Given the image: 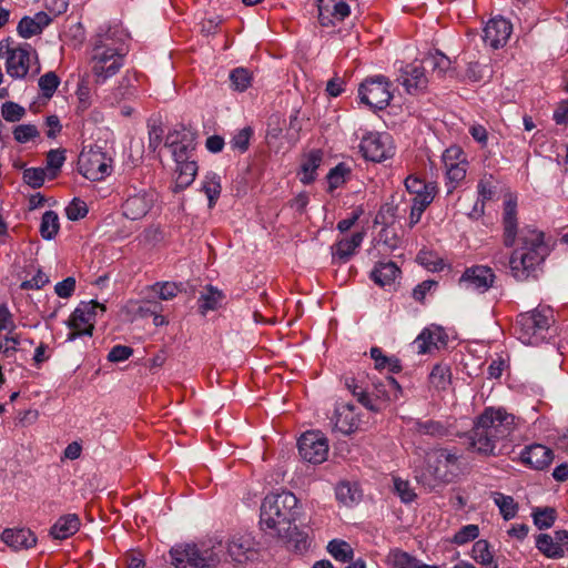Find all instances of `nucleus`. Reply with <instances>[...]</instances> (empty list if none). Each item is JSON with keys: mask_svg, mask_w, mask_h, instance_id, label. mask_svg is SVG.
I'll return each mask as SVG.
<instances>
[{"mask_svg": "<svg viewBox=\"0 0 568 568\" xmlns=\"http://www.w3.org/2000/svg\"><path fill=\"white\" fill-rule=\"evenodd\" d=\"M501 229L503 245L514 248L508 258L510 275L517 282L536 280L550 247L544 232L532 225L519 227L517 196L513 193L504 196Z\"/></svg>", "mask_w": 568, "mask_h": 568, "instance_id": "1", "label": "nucleus"}, {"mask_svg": "<svg viewBox=\"0 0 568 568\" xmlns=\"http://www.w3.org/2000/svg\"><path fill=\"white\" fill-rule=\"evenodd\" d=\"M298 516V499L293 493L283 490L265 496L261 505L260 523L270 536L302 550L305 548V534L295 525Z\"/></svg>", "mask_w": 568, "mask_h": 568, "instance_id": "2", "label": "nucleus"}, {"mask_svg": "<svg viewBox=\"0 0 568 568\" xmlns=\"http://www.w3.org/2000/svg\"><path fill=\"white\" fill-rule=\"evenodd\" d=\"M91 71L97 84H103L124 64L126 49L123 34L116 28L100 27L91 38Z\"/></svg>", "mask_w": 568, "mask_h": 568, "instance_id": "3", "label": "nucleus"}, {"mask_svg": "<svg viewBox=\"0 0 568 568\" xmlns=\"http://www.w3.org/2000/svg\"><path fill=\"white\" fill-rule=\"evenodd\" d=\"M515 429V416L499 407H487L476 418L470 430V446L480 455L495 456L497 444Z\"/></svg>", "mask_w": 568, "mask_h": 568, "instance_id": "4", "label": "nucleus"}, {"mask_svg": "<svg viewBox=\"0 0 568 568\" xmlns=\"http://www.w3.org/2000/svg\"><path fill=\"white\" fill-rule=\"evenodd\" d=\"M460 455L456 450L447 448H434L426 453L425 467L417 480L423 485L433 488L438 484L454 481L459 470Z\"/></svg>", "mask_w": 568, "mask_h": 568, "instance_id": "5", "label": "nucleus"}, {"mask_svg": "<svg viewBox=\"0 0 568 568\" xmlns=\"http://www.w3.org/2000/svg\"><path fill=\"white\" fill-rule=\"evenodd\" d=\"M554 323L552 311L549 307H538L517 316L515 333L526 345H538L547 338Z\"/></svg>", "mask_w": 568, "mask_h": 568, "instance_id": "6", "label": "nucleus"}, {"mask_svg": "<svg viewBox=\"0 0 568 568\" xmlns=\"http://www.w3.org/2000/svg\"><path fill=\"white\" fill-rule=\"evenodd\" d=\"M223 546L211 547L185 544L171 549L170 555L175 568H214L221 560Z\"/></svg>", "mask_w": 568, "mask_h": 568, "instance_id": "7", "label": "nucleus"}, {"mask_svg": "<svg viewBox=\"0 0 568 568\" xmlns=\"http://www.w3.org/2000/svg\"><path fill=\"white\" fill-rule=\"evenodd\" d=\"M105 312V306L95 301L81 302L68 320L71 332L68 341H74L80 336H92L95 323L97 311Z\"/></svg>", "mask_w": 568, "mask_h": 568, "instance_id": "8", "label": "nucleus"}, {"mask_svg": "<svg viewBox=\"0 0 568 568\" xmlns=\"http://www.w3.org/2000/svg\"><path fill=\"white\" fill-rule=\"evenodd\" d=\"M389 87L390 82L384 75L365 79L358 88L361 102L374 110L385 109L393 98Z\"/></svg>", "mask_w": 568, "mask_h": 568, "instance_id": "9", "label": "nucleus"}, {"mask_svg": "<svg viewBox=\"0 0 568 568\" xmlns=\"http://www.w3.org/2000/svg\"><path fill=\"white\" fill-rule=\"evenodd\" d=\"M110 159L99 148L83 149L79 155V172L88 180L100 181L110 174Z\"/></svg>", "mask_w": 568, "mask_h": 568, "instance_id": "10", "label": "nucleus"}, {"mask_svg": "<svg viewBox=\"0 0 568 568\" xmlns=\"http://www.w3.org/2000/svg\"><path fill=\"white\" fill-rule=\"evenodd\" d=\"M196 133L181 125L169 132L165 139V145L171 149L175 162L189 160L192 158L196 145Z\"/></svg>", "mask_w": 568, "mask_h": 568, "instance_id": "11", "label": "nucleus"}, {"mask_svg": "<svg viewBox=\"0 0 568 568\" xmlns=\"http://www.w3.org/2000/svg\"><path fill=\"white\" fill-rule=\"evenodd\" d=\"M359 150L366 160L383 162L393 155L394 149L387 133L369 132L362 138Z\"/></svg>", "mask_w": 568, "mask_h": 568, "instance_id": "12", "label": "nucleus"}, {"mask_svg": "<svg viewBox=\"0 0 568 568\" xmlns=\"http://www.w3.org/2000/svg\"><path fill=\"white\" fill-rule=\"evenodd\" d=\"M301 457L312 464H321L328 455L327 439L320 432H307L298 439Z\"/></svg>", "mask_w": 568, "mask_h": 568, "instance_id": "13", "label": "nucleus"}, {"mask_svg": "<svg viewBox=\"0 0 568 568\" xmlns=\"http://www.w3.org/2000/svg\"><path fill=\"white\" fill-rule=\"evenodd\" d=\"M126 199L122 204L123 215L132 221L140 220L146 215L152 207L155 195L151 191L129 187L125 191Z\"/></svg>", "mask_w": 568, "mask_h": 568, "instance_id": "14", "label": "nucleus"}, {"mask_svg": "<svg viewBox=\"0 0 568 568\" xmlns=\"http://www.w3.org/2000/svg\"><path fill=\"white\" fill-rule=\"evenodd\" d=\"M442 159L446 169V178L450 184L448 193H452L466 178L468 162L464 156L463 150L457 145L446 149Z\"/></svg>", "mask_w": 568, "mask_h": 568, "instance_id": "15", "label": "nucleus"}, {"mask_svg": "<svg viewBox=\"0 0 568 568\" xmlns=\"http://www.w3.org/2000/svg\"><path fill=\"white\" fill-rule=\"evenodd\" d=\"M496 280L494 271L485 265H475L464 271L459 282L466 288L484 293L488 291Z\"/></svg>", "mask_w": 568, "mask_h": 568, "instance_id": "16", "label": "nucleus"}, {"mask_svg": "<svg viewBox=\"0 0 568 568\" xmlns=\"http://www.w3.org/2000/svg\"><path fill=\"white\" fill-rule=\"evenodd\" d=\"M318 21L323 27H333L351 14V8L344 0H315Z\"/></svg>", "mask_w": 568, "mask_h": 568, "instance_id": "17", "label": "nucleus"}, {"mask_svg": "<svg viewBox=\"0 0 568 568\" xmlns=\"http://www.w3.org/2000/svg\"><path fill=\"white\" fill-rule=\"evenodd\" d=\"M426 72L422 61H414L400 68V75L397 80L406 89L407 93H417L427 87L428 78Z\"/></svg>", "mask_w": 568, "mask_h": 568, "instance_id": "18", "label": "nucleus"}, {"mask_svg": "<svg viewBox=\"0 0 568 568\" xmlns=\"http://www.w3.org/2000/svg\"><path fill=\"white\" fill-rule=\"evenodd\" d=\"M448 336L439 326H430L424 328L415 338L414 346L418 354H430L434 351L445 347Z\"/></svg>", "mask_w": 568, "mask_h": 568, "instance_id": "19", "label": "nucleus"}, {"mask_svg": "<svg viewBox=\"0 0 568 568\" xmlns=\"http://www.w3.org/2000/svg\"><path fill=\"white\" fill-rule=\"evenodd\" d=\"M513 31L511 23L504 18L490 19L484 29V41L494 49L504 47Z\"/></svg>", "mask_w": 568, "mask_h": 568, "instance_id": "20", "label": "nucleus"}, {"mask_svg": "<svg viewBox=\"0 0 568 568\" xmlns=\"http://www.w3.org/2000/svg\"><path fill=\"white\" fill-rule=\"evenodd\" d=\"M405 187L407 192L414 197L412 199V203L420 202L422 200H426L427 204L430 205L437 194V185L434 182H425L424 180L415 176L408 175L405 179Z\"/></svg>", "mask_w": 568, "mask_h": 568, "instance_id": "21", "label": "nucleus"}, {"mask_svg": "<svg viewBox=\"0 0 568 568\" xmlns=\"http://www.w3.org/2000/svg\"><path fill=\"white\" fill-rule=\"evenodd\" d=\"M520 459L524 464H527L535 469H545L552 462L554 453L550 448L544 445L534 444L526 447L520 453Z\"/></svg>", "mask_w": 568, "mask_h": 568, "instance_id": "22", "label": "nucleus"}, {"mask_svg": "<svg viewBox=\"0 0 568 568\" xmlns=\"http://www.w3.org/2000/svg\"><path fill=\"white\" fill-rule=\"evenodd\" d=\"M52 19L44 11L37 12L33 17H23L18 26L17 32L23 39L38 36L42 30L51 23Z\"/></svg>", "mask_w": 568, "mask_h": 568, "instance_id": "23", "label": "nucleus"}, {"mask_svg": "<svg viewBox=\"0 0 568 568\" xmlns=\"http://www.w3.org/2000/svg\"><path fill=\"white\" fill-rule=\"evenodd\" d=\"M1 539L13 550L29 549L37 544L36 535L28 528L4 529Z\"/></svg>", "mask_w": 568, "mask_h": 568, "instance_id": "24", "label": "nucleus"}, {"mask_svg": "<svg viewBox=\"0 0 568 568\" xmlns=\"http://www.w3.org/2000/svg\"><path fill=\"white\" fill-rule=\"evenodd\" d=\"M254 540L250 535H234L227 544V552L236 562H243L254 551Z\"/></svg>", "mask_w": 568, "mask_h": 568, "instance_id": "25", "label": "nucleus"}, {"mask_svg": "<svg viewBox=\"0 0 568 568\" xmlns=\"http://www.w3.org/2000/svg\"><path fill=\"white\" fill-rule=\"evenodd\" d=\"M81 526L78 515L67 514L61 516L50 528V535L54 539L63 540L73 536Z\"/></svg>", "mask_w": 568, "mask_h": 568, "instance_id": "26", "label": "nucleus"}, {"mask_svg": "<svg viewBox=\"0 0 568 568\" xmlns=\"http://www.w3.org/2000/svg\"><path fill=\"white\" fill-rule=\"evenodd\" d=\"M334 428L342 434L353 433L358 425V419L352 405H343L336 408L333 417Z\"/></svg>", "mask_w": 568, "mask_h": 568, "instance_id": "27", "label": "nucleus"}, {"mask_svg": "<svg viewBox=\"0 0 568 568\" xmlns=\"http://www.w3.org/2000/svg\"><path fill=\"white\" fill-rule=\"evenodd\" d=\"M197 170L199 168L194 160L181 159V162H176L174 191L179 192L190 186L196 176Z\"/></svg>", "mask_w": 568, "mask_h": 568, "instance_id": "28", "label": "nucleus"}, {"mask_svg": "<svg viewBox=\"0 0 568 568\" xmlns=\"http://www.w3.org/2000/svg\"><path fill=\"white\" fill-rule=\"evenodd\" d=\"M400 274V270L395 262H379L371 272L372 280L379 286L390 285Z\"/></svg>", "mask_w": 568, "mask_h": 568, "instance_id": "29", "label": "nucleus"}, {"mask_svg": "<svg viewBox=\"0 0 568 568\" xmlns=\"http://www.w3.org/2000/svg\"><path fill=\"white\" fill-rule=\"evenodd\" d=\"M323 154L320 150L311 151L301 164L300 181L310 184L316 179V170L322 163Z\"/></svg>", "mask_w": 568, "mask_h": 568, "instance_id": "30", "label": "nucleus"}, {"mask_svg": "<svg viewBox=\"0 0 568 568\" xmlns=\"http://www.w3.org/2000/svg\"><path fill=\"white\" fill-rule=\"evenodd\" d=\"M400 393V385L392 376H387L384 381L374 384L373 394L376 396V399H382L384 402L395 400L398 398Z\"/></svg>", "mask_w": 568, "mask_h": 568, "instance_id": "31", "label": "nucleus"}, {"mask_svg": "<svg viewBox=\"0 0 568 568\" xmlns=\"http://www.w3.org/2000/svg\"><path fill=\"white\" fill-rule=\"evenodd\" d=\"M422 63L426 71H432V74H436L438 78L443 77L452 64L449 58L439 51L428 53Z\"/></svg>", "mask_w": 568, "mask_h": 568, "instance_id": "32", "label": "nucleus"}, {"mask_svg": "<svg viewBox=\"0 0 568 568\" xmlns=\"http://www.w3.org/2000/svg\"><path fill=\"white\" fill-rule=\"evenodd\" d=\"M414 432L418 435H428L435 438L449 435V428L442 422L434 419L415 422Z\"/></svg>", "mask_w": 568, "mask_h": 568, "instance_id": "33", "label": "nucleus"}, {"mask_svg": "<svg viewBox=\"0 0 568 568\" xmlns=\"http://www.w3.org/2000/svg\"><path fill=\"white\" fill-rule=\"evenodd\" d=\"M363 242V233L357 232L352 234L351 237L343 239L335 245L334 255L339 260L346 262Z\"/></svg>", "mask_w": 568, "mask_h": 568, "instance_id": "34", "label": "nucleus"}, {"mask_svg": "<svg viewBox=\"0 0 568 568\" xmlns=\"http://www.w3.org/2000/svg\"><path fill=\"white\" fill-rule=\"evenodd\" d=\"M223 293L217 288L209 285L205 293H202L199 298V310L205 315L209 311L216 310L223 301Z\"/></svg>", "mask_w": 568, "mask_h": 568, "instance_id": "35", "label": "nucleus"}, {"mask_svg": "<svg viewBox=\"0 0 568 568\" xmlns=\"http://www.w3.org/2000/svg\"><path fill=\"white\" fill-rule=\"evenodd\" d=\"M536 547L548 558H561L565 555L562 547H559L555 537L548 534H540L536 539Z\"/></svg>", "mask_w": 568, "mask_h": 568, "instance_id": "36", "label": "nucleus"}, {"mask_svg": "<svg viewBox=\"0 0 568 568\" xmlns=\"http://www.w3.org/2000/svg\"><path fill=\"white\" fill-rule=\"evenodd\" d=\"M202 191L209 200V207L212 209L220 197L222 185L221 178L216 173H207L202 183Z\"/></svg>", "mask_w": 568, "mask_h": 568, "instance_id": "37", "label": "nucleus"}, {"mask_svg": "<svg viewBox=\"0 0 568 568\" xmlns=\"http://www.w3.org/2000/svg\"><path fill=\"white\" fill-rule=\"evenodd\" d=\"M329 555L342 562H348L353 560L354 550L352 546L342 539H333L327 544L326 547Z\"/></svg>", "mask_w": 568, "mask_h": 568, "instance_id": "38", "label": "nucleus"}, {"mask_svg": "<svg viewBox=\"0 0 568 568\" xmlns=\"http://www.w3.org/2000/svg\"><path fill=\"white\" fill-rule=\"evenodd\" d=\"M491 176H484L479 180L477 191L479 199L475 204L474 211L478 212L479 215L484 214L485 203L493 199L495 194V187L491 182Z\"/></svg>", "mask_w": 568, "mask_h": 568, "instance_id": "39", "label": "nucleus"}, {"mask_svg": "<svg viewBox=\"0 0 568 568\" xmlns=\"http://www.w3.org/2000/svg\"><path fill=\"white\" fill-rule=\"evenodd\" d=\"M491 496L505 520H510L517 515L518 505L511 496L498 491L493 493Z\"/></svg>", "mask_w": 568, "mask_h": 568, "instance_id": "40", "label": "nucleus"}, {"mask_svg": "<svg viewBox=\"0 0 568 568\" xmlns=\"http://www.w3.org/2000/svg\"><path fill=\"white\" fill-rule=\"evenodd\" d=\"M471 557L483 566L497 568V565L494 562V557L489 550V544L485 539L475 541L471 549Z\"/></svg>", "mask_w": 568, "mask_h": 568, "instance_id": "41", "label": "nucleus"}, {"mask_svg": "<svg viewBox=\"0 0 568 568\" xmlns=\"http://www.w3.org/2000/svg\"><path fill=\"white\" fill-rule=\"evenodd\" d=\"M387 561L392 568H418L419 560L400 549H394L388 554Z\"/></svg>", "mask_w": 568, "mask_h": 568, "instance_id": "42", "label": "nucleus"}, {"mask_svg": "<svg viewBox=\"0 0 568 568\" xmlns=\"http://www.w3.org/2000/svg\"><path fill=\"white\" fill-rule=\"evenodd\" d=\"M429 383L436 389H445L450 384L452 373L448 365L436 364L430 374Z\"/></svg>", "mask_w": 568, "mask_h": 568, "instance_id": "43", "label": "nucleus"}, {"mask_svg": "<svg viewBox=\"0 0 568 568\" xmlns=\"http://www.w3.org/2000/svg\"><path fill=\"white\" fill-rule=\"evenodd\" d=\"M59 216L54 211H47L42 215L40 234L44 240H52L59 232Z\"/></svg>", "mask_w": 568, "mask_h": 568, "instance_id": "44", "label": "nucleus"}, {"mask_svg": "<svg viewBox=\"0 0 568 568\" xmlns=\"http://www.w3.org/2000/svg\"><path fill=\"white\" fill-rule=\"evenodd\" d=\"M22 344L31 346L33 345V341L28 338L22 339L18 334L7 335L0 342V352L7 357H11L16 352L22 349L20 347Z\"/></svg>", "mask_w": 568, "mask_h": 568, "instance_id": "45", "label": "nucleus"}, {"mask_svg": "<svg viewBox=\"0 0 568 568\" xmlns=\"http://www.w3.org/2000/svg\"><path fill=\"white\" fill-rule=\"evenodd\" d=\"M231 87L234 91H245L252 82V75L245 68H235L230 73Z\"/></svg>", "mask_w": 568, "mask_h": 568, "instance_id": "46", "label": "nucleus"}, {"mask_svg": "<svg viewBox=\"0 0 568 568\" xmlns=\"http://www.w3.org/2000/svg\"><path fill=\"white\" fill-rule=\"evenodd\" d=\"M336 497L343 504L351 505L361 498V493L356 485L341 483L336 488Z\"/></svg>", "mask_w": 568, "mask_h": 568, "instance_id": "47", "label": "nucleus"}, {"mask_svg": "<svg viewBox=\"0 0 568 568\" xmlns=\"http://www.w3.org/2000/svg\"><path fill=\"white\" fill-rule=\"evenodd\" d=\"M534 524L539 529H547L551 527L556 519V511L554 508H538L534 511Z\"/></svg>", "mask_w": 568, "mask_h": 568, "instance_id": "48", "label": "nucleus"}, {"mask_svg": "<svg viewBox=\"0 0 568 568\" xmlns=\"http://www.w3.org/2000/svg\"><path fill=\"white\" fill-rule=\"evenodd\" d=\"M351 173L349 168L345 163H339L335 168L331 169L327 174V181L329 184V189L334 190L341 186L346 176Z\"/></svg>", "mask_w": 568, "mask_h": 568, "instance_id": "49", "label": "nucleus"}, {"mask_svg": "<svg viewBox=\"0 0 568 568\" xmlns=\"http://www.w3.org/2000/svg\"><path fill=\"white\" fill-rule=\"evenodd\" d=\"M379 241L389 250L394 251L402 245V236L397 233V231L387 225L383 227L379 232Z\"/></svg>", "mask_w": 568, "mask_h": 568, "instance_id": "50", "label": "nucleus"}, {"mask_svg": "<svg viewBox=\"0 0 568 568\" xmlns=\"http://www.w3.org/2000/svg\"><path fill=\"white\" fill-rule=\"evenodd\" d=\"M60 84V79L54 72H47L39 79V88L45 98H51Z\"/></svg>", "mask_w": 568, "mask_h": 568, "instance_id": "51", "label": "nucleus"}, {"mask_svg": "<svg viewBox=\"0 0 568 568\" xmlns=\"http://www.w3.org/2000/svg\"><path fill=\"white\" fill-rule=\"evenodd\" d=\"M1 114L6 121L17 122L23 118L26 110L18 103L8 101L2 104Z\"/></svg>", "mask_w": 568, "mask_h": 568, "instance_id": "52", "label": "nucleus"}, {"mask_svg": "<svg viewBox=\"0 0 568 568\" xmlns=\"http://www.w3.org/2000/svg\"><path fill=\"white\" fill-rule=\"evenodd\" d=\"M45 180V170L42 168H29L23 171V181L31 187H41Z\"/></svg>", "mask_w": 568, "mask_h": 568, "instance_id": "53", "label": "nucleus"}, {"mask_svg": "<svg viewBox=\"0 0 568 568\" xmlns=\"http://www.w3.org/2000/svg\"><path fill=\"white\" fill-rule=\"evenodd\" d=\"M65 161L64 152L60 150H50L47 154V170L50 171V178L54 179L58 171Z\"/></svg>", "mask_w": 568, "mask_h": 568, "instance_id": "54", "label": "nucleus"}, {"mask_svg": "<svg viewBox=\"0 0 568 568\" xmlns=\"http://www.w3.org/2000/svg\"><path fill=\"white\" fill-rule=\"evenodd\" d=\"M40 132L33 124H20L13 130L14 140L19 143H27L28 141L39 136Z\"/></svg>", "mask_w": 568, "mask_h": 568, "instance_id": "55", "label": "nucleus"}, {"mask_svg": "<svg viewBox=\"0 0 568 568\" xmlns=\"http://www.w3.org/2000/svg\"><path fill=\"white\" fill-rule=\"evenodd\" d=\"M479 535V528L477 525H466L462 527L453 538V542L457 545H464L468 541L475 540Z\"/></svg>", "mask_w": 568, "mask_h": 568, "instance_id": "56", "label": "nucleus"}, {"mask_svg": "<svg viewBox=\"0 0 568 568\" xmlns=\"http://www.w3.org/2000/svg\"><path fill=\"white\" fill-rule=\"evenodd\" d=\"M88 214V206L84 201L73 199L65 207V215L71 221L83 219Z\"/></svg>", "mask_w": 568, "mask_h": 568, "instance_id": "57", "label": "nucleus"}, {"mask_svg": "<svg viewBox=\"0 0 568 568\" xmlns=\"http://www.w3.org/2000/svg\"><path fill=\"white\" fill-rule=\"evenodd\" d=\"M152 288L163 301L172 300L180 292V286L171 282L155 283Z\"/></svg>", "mask_w": 568, "mask_h": 568, "instance_id": "58", "label": "nucleus"}, {"mask_svg": "<svg viewBox=\"0 0 568 568\" xmlns=\"http://www.w3.org/2000/svg\"><path fill=\"white\" fill-rule=\"evenodd\" d=\"M394 487H395L396 493L400 497L402 501L410 503L416 498V494L413 491V489L410 488L409 483L407 480H403L400 478H395Z\"/></svg>", "mask_w": 568, "mask_h": 568, "instance_id": "59", "label": "nucleus"}, {"mask_svg": "<svg viewBox=\"0 0 568 568\" xmlns=\"http://www.w3.org/2000/svg\"><path fill=\"white\" fill-rule=\"evenodd\" d=\"M252 130L244 128L240 130L232 139L231 144L234 149L245 152L248 149Z\"/></svg>", "mask_w": 568, "mask_h": 568, "instance_id": "60", "label": "nucleus"}, {"mask_svg": "<svg viewBox=\"0 0 568 568\" xmlns=\"http://www.w3.org/2000/svg\"><path fill=\"white\" fill-rule=\"evenodd\" d=\"M75 290V278L67 277L63 281L59 282L54 286L55 294L61 298H69L72 296Z\"/></svg>", "mask_w": 568, "mask_h": 568, "instance_id": "61", "label": "nucleus"}, {"mask_svg": "<svg viewBox=\"0 0 568 568\" xmlns=\"http://www.w3.org/2000/svg\"><path fill=\"white\" fill-rule=\"evenodd\" d=\"M133 354V348L125 345H115L108 354V359L113 363L126 361Z\"/></svg>", "mask_w": 568, "mask_h": 568, "instance_id": "62", "label": "nucleus"}, {"mask_svg": "<svg viewBox=\"0 0 568 568\" xmlns=\"http://www.w3.org/2000/svg\"><path fill=\"white\" fill-rule=\"evenodd\" d=\"M49 283V277L41 270H38L37 274L28 280L23 281L20 285L22 290H40Z\"/></svg>", "mask_w": 568, "mask_h": 568, "instance_id": "63", "label": "nucleus"}, {"mask_svg": "<svg viewBox=\"0 0 568 568\" xmlns=\"http://www.w3.org/2000/svg\"><path fill=\"white\" fill-rule=\"evenodd\" d=\"M429 205L426 200H422L420 202L412 203L409 219H408V227L413 229L417 223H419L423 213Z\"/></svg>", "mask_w": 568, "mask_h": 568, "instance_id": "64", "label": "nucleus"}]
</instances>
